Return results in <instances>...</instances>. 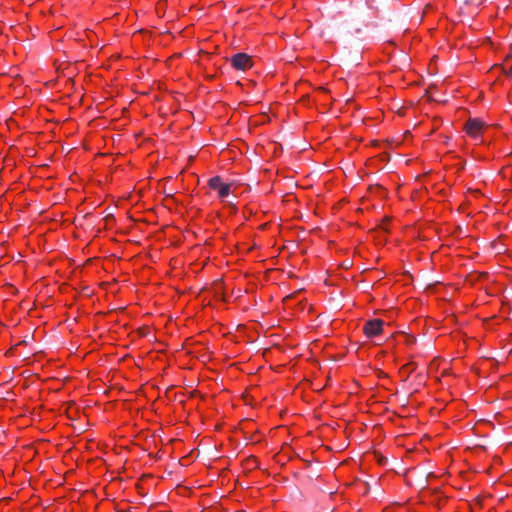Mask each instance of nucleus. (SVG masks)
Segmentation results:
<instances>
[{
	"label": "nucleus",
	"mask_w": 512,
	"mask_h": 512,
	"mask_svg": "<svg viewBox=\"0 0 512 512\" xmlns=\"http://www.w3.org/2000/svg\"><path fill=\"white\" fill-rule=\"evenodd\" d=\"M248 462H250V464H255L256 463V459L251 457L248 459Z\"/></svg>",
	"instance_id": "6e6552de"
},
{
	"label": "nucleus",
	"mask_w": 512,
	"mask_h": 512,
	"mask_svg": "<svg viewBox=\"0 0 512 512\" xmlns=\"http://www.w3.org/2000/svg\"><path fill=\"white\" fill-rule=\"evenodd\" d=\"M232 66L241 71L248 70L252 67L253 61L251 57L246 53H237L234 54L231 59Z\"/></svg>",
	"instance_id": "f257e3e1"
},
{
	"label": "nucleus",
	"mask_w": 512,
	"mask_h": 512,
	"mask_svg": "<svg viewBox=\"0 0 512 512\" xmlns=\"http://www.w3.org/2000/svg\"><path fill=\"white\" fill-rule=\"evenodd\" d=\"M383 321L380 319H372L363 326V333L368 338L376 336L382 332Z\"/></svg>",
	"instance_id": "7ed1b4c3"
},
{
	"label": "nucleus",
	"mask_w": 512,
	"mask_h": 512,
	"mask_svg": "<svg viewBox=\"0 0 512 512\" xmlns=\"http://www.w3.org/2000/svg\"><path fill=\"white\" fill-rule=\"evenodd\" d=\"M484 127V122L478 118H470L465 124V130L468 135L476 137Z\"/></svg>",
	"instance_id": "20e7f679"
},
{
	"label": "nucleus",
	"mask_w": 512,
	"mask_h": 512,
	"mask_svg": "<svg viewBox=\"0 0 512 512\" xmlns=\"http://www.w3.org/2000/svg\"><path fill=\"white\" fill-rule=\"evenodd\" d=\"M369 286H370L369 284H366V286H365V289H364L363 293H365V292H366V289H367Z\"/></svg>",
	"instance_id": "9d476101"
},
{
	"label": "nucleus",
	"mask_w": 512,
	"mask_h": 512,
	"mask_svg": "<svg viewBox=\"0 0 512 512\" xmlns=\"http://www.w3.org/2000/svg\"><path fill=\"white\" fill-rule=\"evenodd\" d=\"M365 2L368 4L369 8H373L375 0H365Z\"/></svg>",
	"instance_id": "0eeeda50"
},
{
	"label": "nucleus",
	"mask_w": 512,
	"mask_h": 512,
	"mask_svg": "<svg viewBox=\"0 0 512 512\" xmlns=\"http://www.w3.org/2000/svg\"><path fill=\"white\" fill-rule=\"evenodd\" d=\"M502 69L505 74L512 77V66L508 70H506L505 68H502Z\"/></svg>",
	"instance_id": "423d86ee"
},
{
	"label": "nucleus",
	"mask_w": 512,
	"mask_h": 512,
	"mask_svg": "<svg viewBox=\"0 0 512 512\" xmlns=\"http://www.w3.org/2000/svg\"><path fill=\"white\" fill-rule=\"evenodd\" d=\"M248 462H250V464H255L256 463V459L251 457L248 459Z\"/></svg>",
	"instance_id": "1a4fd4ad"
},
{
	"label": "nucleus",
	"mask_w": 512,
	"mask_h": 512,
	"mask_svg": "<svg viewBox=\"0 0 512 512\" xmlns=\"http://www.w3.org/2000/svg\"><path fill=\"white\" fill-rule=\"evenodd\" d=\"M354 489H357L359 493L365 495L369 491V485L365 480H358L354 477Z\"/></svg>",
	"instance_id": "39448f33"
},
{
	"label": "nucleus",
	"mask_w": 512,
	"mask_h": 512,
	"mask_svg": "<svg viewBox=\"0 0 512 512\" xmlns=\"http://www.w3.org/2000/svg\"><path fill=\"white\" fill-rule=\"evenodd\" d=\"M208 184L211 189L218 192L220 198L228 196L231 192V184L223 183L220 176L212 177Z\"/></svg>",
	"instance_id": "f03ea898"
}]
</instances>
